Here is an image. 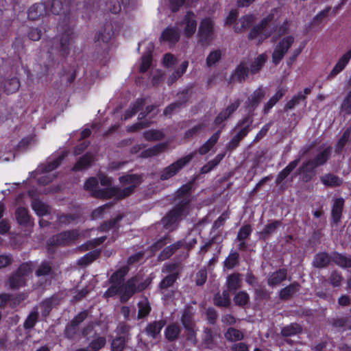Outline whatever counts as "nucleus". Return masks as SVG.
Instances as JSON below:
<instances>
[{
    "mask_svg": "<svg viewBox=\"0 0 351 351\" xmlns=\"http://www.w3.org/2000/svg\"><path fill=\"white\" fill-rule=\"evenodd\" d=\"M106 343V338L104 337H97L91 341L86 348L88 351H99Z\"/></svg>",
    "mask_w": 351,
    "mask_h": 351,
    "instance_id": "50",
    "label": "nucleus"
},
{
    "mask_svg": "<svg viewBox=\"0 0 351 351\" xmlns=\"http://www.w3.org/2000/svg\"><path fill=\"white\" fill-rule=\"evenodd\" d=\"M189 199L185 198L182 203L178 204L163 218V223L169 227L178 222L188 213Z\"/></svg>",
    "mask_w": 351,
    "mask_h": 351,
    "instance_id": "8",
    "label": "nucleus"
},
{
    "mask_svg": "<svg viewBox=\"0 0 351 351\" xmlns=\"http://www.w3.org/2000/svg\"><path fill=\"white\" fill-rule=\"evenodd\" d=\"M221 51L215 49L210 52L206 60V64L208 67L215 65L221 58Z\"/></svg>",
    "mask_w": 351,
    "mask_h": 351,
    "instance_id": "49",
    "label": "nucleus"
},
{
    "mask_svg": "<svg viewBox=\"0 0 351 351\" xmlns=\"http://www.w3.org/2000/svg\"><path fill=\"white\" fill-rule=\"evenodd\" d=\"M165 325V321L160 319L149 324L146 327V332L148 335L153 338H156L160 333L161 329Z\"/></svg>",
    "mask_w": 351,
    "mask_h": 351,
    "instance_id": "35",
    "label": "nucleus"
},
{
    "mask_svg": "<svg viewBox=\"0 0 351 351\" xmlns=\"http://www.w3.org/2000/svg\"><path fill=\"white\" fill-rule=\"evenodd\" d=\"M249 73V68L245 63H241L235 69L232 73L230 82H243L245 81Z\"/></svg>",
    "mask_w": 351,
    "mask_h": 351,
    "instance_id": "19",
    "label": "nucleus"
},
{
    "mask_svg": "<svg viewBox=\"0 0 351 351\" xmlns=\"http://www.w3.org/2000/svg\"><path fill=\"white\" fill-rule=\"evenodd\" d=\"M253 123V118L247 115L241 119L234 127V130L239 129L237 134L232 137L231 141L228 143L227 147L230 150L235 149L239 145L240 142L245 138L252 130V124Z\"/></svg>",
    "mask_w": 351,
    "mask_h": 351,
    "instance_id": "3",
    "label": "nucleus"
},
{
    "mask_svg": "<svg viewBox=\"0 0 351 351\" xmlns=\"http://www.w3.org/2000/svg\"><path fill=\"white\" fill-rule=\"evenodd\" d=\"M52 271V268L51 265L47 262L44 261L40 263V265L38 267L36 271V275L38 277L40 276H46L51 274Z\"/></svg>",
    "mask_w": 351,
    "mask_h": 351,
    "instance_id": "63",
    "label": "nucleus"
},
{
    "mask_svg": "<svg viewBox=\"0 0 351 351\" xmlns=\"http://www.w3.org/2000/svg\"><path fill=\"white\" fill-rule=\"evenodd\" d=\"M162 273L167 275H176L179 278V264L176 263L165 264L162 268Z\"/></svg>",
    "mask_w": 351,
    "mask_h": 351,
    "instance_id": "59",
    "label": "nucleus"
},
{
    "mask_svg": "<svg viewBox=\"0 0 351 351\" xmlns=\"http://www.w3.org/2000/svg\"><path fill=\"white\" fill-rule=\"evenodd\" d=\"M233 300L236 305L244 306L249 302L250 296L245 291H241L234 295Z\"/></svg>",
    "mask_w": 351,
    "mask_h": 351,
    "instance_id": "61",
    "label": "nucleus"
},
{
    "mask_svg": "<svg viewBox=\"0 0 351 351\" xmlns=\"http://www.w3.org/2000/svg\"><path fill=\"white\" fill-rule=\"evenodd\" d=\"M317 168L311 159L304 162L298 168V173L302 175V181L308 182L315 175V169Z\"/></svg>",
    "mask_w": 351,
    "mask_h": 351,
    "instance_id": "14",
    "label": "nucleus"
},
{
    "mask_svg": "<svg viewBox=\"0 0 351 351\" xmlns=\"http://www.w3.org/2000/svg\"><path fill=\"white\" fill-rule=\"evenodd\" d=\"M32 207L38 216H44L50 213L51 208L49 205L39 199H34L32 203Z\"/></svg>",
    "mask_w": 351,
    "mask_h": 351,
    "instance_id": "39",
    "label": "nucleus"
},
{
    "mask_svg": "<svg viewBox=\"0 0 351 351\" xmlns=\"http://www.w3.org/2000/svg\"><path fill=\"white\" fill-rule=\"evenodd\" d=\"M293 42L294 38L292 36H288L277 44L272 54V61L276 65L279 64Z\"/></svg>",
    "mask_w": 351,
    "mask_h": 351,
    "instance_id": "10",
    "label": "nucleus"
},
{
    "mask_svg": "<svg viewBox=\"0 0 351 351\" xmlns=\"http://www.w3.org/2000/svg\"><path fill=\"white\" fill-rule=\"evenodd\" d=\"M215 23L210 18L202 20L198 29L197 36L199 42L202 45L208 46L215 38L214 34Z\"/></svg>",
    "mask_w": 351,
    "mask_h": 351,
    "instance_id": "6",
    "label": "nucleus"
},
{
    "mask_svg": "<svg viewBox=\"0 0 351 351\" xmlns=\"http://www.w3.org/2000/svg\"><path fill=\"white\" fill-rule=\"evenodd\" d=\"M151 284L149 278H144L141 274H137L122 284L121 300L128 301L135 293L145 290Z\"/></svg>",
    "mask_w": 351,
    "mask_h": 351,
    "instance_id": "2",
    "label": "nucleus"
},
{
    "mask_svg": "<svg viewBox=\"0 0 351 351\" xmlns=\"http://www.w3.org/2000/svg\"><path fill=\"white\" fill-rule=\"evenodd\" d=\"M129 271V267L128 266H123L114 272L109 279L110 282H118L123 284L124 277Z\"/></svg>",
    "mask_w": 351,
    "mask_h": 351,
    "instance_id": "51",
    "label": "nucleus"
},
{
    "mask_svg": "<svg viewBox=\"0 0 351 351\" xmlns=\"http://www.w3.org/2000/svg\"><path fill=\"white\" fill-rule=\"evenodd\" d=\"M32 271V263H24L21 264L17 270L12 274L8 280L6 285L11 289H18L25 285V277Z\"/></svg>",
    "mask_w": 351,
    "mask_h": 351,
    "instance_id": "4",
    "label": "nucleus"
},
{
    "mask_svg": "<svg viewBox=\"0 0 351 351\" xmlns=\"http://www.w3.org/2000/svg\"><path fill=\"white\" fill-rule=\"evenodd\" d=\"M143 136L147 141H154L162 139L165 135L160 130H149L143 133Z\"/></svg>",
    "mask_w": 351,
    "mask_h": 351,
    "instance_id": "58",
    "label": "nucleus"
},
{
    "mask_svg": "<svg viewBox=\"0 0 351 351\" xmlns=\"http://www.w3.org/2000/svg\"><path fill=\"white\" fill-rule=\"evenodd\" d=\"M286 90L279 89L264 105L263 112L267 114L274 105L285 95Z\"/></svg>",
    "mask_w": 351,
    "mask_h": 351,
    "instance_id": "42",
    "label": "nucleus"
},
{
    "mask_svg": "<svg viewBox=\"0 0 351 351\" xmlns=\"http://www.w3.org/2000/svg\"><path fill=\"white\" fill-rule=\"evenodd\" d=\"M213 303L219 307H228L231 304L230 293L228 290H224L221 293L217 292L213 298Z\"/></svg>",
    "mask_w": 351,
    "mask_h": 351,
    "instance_id": "26",
    "label": "nucleus"
},
{
    "mask_svg": "<svg viewBox=\"0 0 351 351\" xmlns=\"http://www.w3.org/2000/svg\"><path fill=\"white\" fill-rule=\"evenodd\" d=\"M160 40L171 44L176 43L180 40V33L176 27H167L162 32Z\"/></svg>",
    "mask_w": 351,
    "mask_h": 351,
    "instance_id": "24",
    "label": "nucleus"
},
{
    "mask_svg": "<svg viewBox=\"0 0 351 351\" xmlns=\"http://www.w3.org/2000/svg\"><path fill=\"white\" fill-rule=\"evenodd\" d=\"M15 215L17 221L21 225H27L29 223V216L26 208L23 207L18 208L16 210Z\"/></svg>",
    "mask_w": 351,
    "mask_h": 351,
    "instance_id": "53",
    "label": "nucleus"
},
{
    "mask_svg": "<svg viewBox=\"0 0 351 351\" xmlns=\"http://www.w3.org/2000/svg\"><path fill=\"white\" fill-rule=\"evenodd\" d=\"M111 284L110 287L107 289L104 293L106 298L112 297L117 293L121 295V291L122 289V284L118 282H110Z\"/></svg>",
    "mask_w": 351,
    "mask_h": 351,
    "instance_id": "62",
    "label": "nucleus"
},
{
    "mask_svg": "<svg viewBox=\"0 0 351 351\" xmlns=\"http://www.w3.org/2000/svg\"><path fill=\"white\" fill-rule=\"evenodd\" d=\"M224 335L228 341L232 342L242 340L244 337L243 332L235 328L232 327L229 328L227 330Z\"/></svg>",
    "mask_w": 351,
    "mask_h": 351,
    "instance_id": "45",
    "label": "nucleus"
},
{
    "mask_svg": "<svg viewBox=\"0 0 351 351\" xmlns=\"http://www.w3.org/2000/svg\"><path fill=\"white\" fill-rule=\"evenodd\" d=\"M49 14L48 9L45 3H36L30 7L28 11V18L30 20H37L40 16Z\"/></svg>",
    "mask_w": 351,
    "mask_h": 351,
    "instance_id": "22",
    "label": "nucleus"
},
{
    "mask_svg": "<svg viewBox=\"0 0 351 351\" xmlns=\"http://www.w3.org/2000/svg\"><path fill=\"white\" fill-rule=\"evenodd\" d=\"M193 158V154H190L184 157L179 158L168 167L164 168L160 173L161 180H167L176 176L184 166H186Z\"/></svg>",
    "mask_w": 351,
    "mask_h": 351,
    "instance_id": "9",
    "label": "nucleus"
},
{
    "mask_svg": "<svg viewBox=\"0 0 351 351\" xmlns=\"http://www.w3.org/2000/svg\"><path fill=\"white\" fill-rule=\"evenodd\" d=\"M240 104L241 101L239 99H237L229 106H228L226 108L221 111L216 117L214 121V124L216 125L222 124L237 110Z\"/></svg>",
    "mask_w": 351,
    "mask_h": 351,
    "instance_id": "17",
    "label": "nucleus"
},
{
    "mask_svg": "<svg viewBox=\"0 0 351 351\" xmlns=\"http://www.w3.org/2000/svg\"><path fill=\"white\" fill-rule=\"evenodd\" d=\"M311 93V88H304L303 92H299L289 100L285 106V110L288 111L293 109L300 102L306 100V96Z\"/></svg>",
    "mask_w": 351,
    "mask_h": 351,
    "instance_id": "20",
    "label": "nucleus"
},
{
    "mask_svg": "<svg viewBox=\"0 0 351 351\" xmlns=\"http://www.w3.org/2000/svg\"><path fill=\"white\" fill-rule=\"evenodd\" d=\"M330 263V258L327 253L320 252L317 254L313 259V265L317 268L326 267Z\"/></svg>",
    "mask_w": 351,
    "mask_h": 351,
    "instance_id": "44",
    "label": "nucleus"
},
{
    "mask_svg": "<svg viewBox=\"0 0 351 351\" xmlns=\"http://www.w3.org/2000/svg\"><path fill=\"white\" fill-rule=\"evenodd\" d=\"M254 21V17L253 15L249 14L242 16L235 24L234 32L239 33L247 29Z\"/></svg>",
    "mask_w": 351,
    "mask_h": 351,
    "instance_id": "32",
    "label": "nucleus"
},
{
    "mask_svg": "<svg viewBox=\"0 0 351 351\" xmlns=\"http://www.w3.org/2000/svg\"><path fill=\"white\" fill-rule=\"evenodd\" d=\"M302 332V327L298 323H291L281 328L280 335L287 338L300 334Z\"/></svg>",
    "mask_w": 351,
    "mask_h": 351,
    "instance_id": "28",
    "label": "nucleus"
},
{
    "mask_svg": "<svg viewBox=\"0 0 351 351\" xmlns=\"http://www.w3.org/2000/svg\"><path fill=\"white\" fill-rule=\"evenodd\" d=\"M184 246V241H179L165 247L160 254L161 260H166L171 256L178 249Z\"/></svg>",
    "mask_w": 351,
    "mask_h": 351,
    "instance_id": "36",
    "label": "nucleus"
},
{
    "mask_svg": "<svg viewBox=\"0 0 351 351\" xmlns=\"http://www.w3.org/2000/svg\"><path fill=\"white\" fill-rule=\"evenodd\" d=\"M178 278L176 275H166L158 284V289L159 292L163 295H166L168 289L173 287Z\"/></svg>",
    "mask_w": 351,
    "mask_h": 351,
    "instance_id": "29",
    "label": "nucleus"
},
{
    "mask_svg": "<svg viewBox=\"0 0 351 351\" xmlns=\"http://www.w3.org/2000/svg\"><path fill=\"white\" fill-rule=\"evenodd\" d=\"M138 318L141 319L147 316L151 311V306L147 299L144 298L138 303Z\"/></svg>",
    "mask_w": 351,
    "mask_h": 351,
    "instance_id": "47",
    "label": "nucleus"
},
{
    "mask_svg": "<svg viewBox=\"0 0 351 351\" xmlns=\"http://www.w3.org/2000/svg\"><path fill=\"white\" fill-rule=\"evenodd\" d=\"M80 236L77 230L64 231L51 237L47 244L49 246H67L75 243Z\"/></svg>",
    "mask_w": 351,
    "mask_h": 351,
    "instance_id": "5",
    "label": "nucleus"
},
{
    "mask_svg": "<svg viewBox=\"0 0 351 351\" xmlns=\"http://www.w3.org/2000/svg\"><path fill=\"white\" fill-rule=\"evenodd\" d=\"M300 289V285L299 283L294 282L290 284L289 286L282 289L280 291L279 297L281 300H287L298 291H299Z\"/></svg>",
    "mask_w": 351,
    "mask_h": 351,
    "instance_id": "31",
    "label": "nucleus"
},
{
    "mask_svg": "<svg viewBox=\"0 0 351 351\" xmlns=\"http://www.w3.org/2000/svg\"><path fill=\"white\" fill-rule=\"evenodd\" d=\"M191 184H186L181 186L176 192V196L180 199L178 203H182L185 198L189 199L190 202V194L191 191Z\"/></svg>",
    "mask_w": 351,
    "mask_h": 351,
    "instance_id": "56",
    "label": "nucleus"
},
{
    "mask_svg": "<svg viewBox=\"0 0 351 351\" xmlns=\"http://www.w3.org/2000/svg\"><path fill=\"white\" fill-rule=\"evenodd\" d=\"M88 311H82L76 315L69 323L64 330L65 337L68 339H73L78 332V327L88 317Z\"/></svg>",
    "mask_w": 351,
    "mask_h": 351,
    "instance_id": "12",
    "label": "nucleus"
},
{
    "mask_svg": "<svg viewBox=\"0 0 351 351\" xmlns=\"http://www.w3.org/2000/svg\"><path fill=\"white\" fill-rule=\"evenodd\" d=\"M145 104V99H138L134 103L132 104L129 108L125 111L124 119L127 120L133 117L139 110L142 109Z\"/></svg>",
    "mask_w": 351,
    "mask_h": 351,
    "instance_id": "38",
    "label": "nucleus"
},
{
    "mask_svg": "<svg viewBox=\"0 0 351 351\" xmlns=\"http://www.w3.org/2000/svg\"><path fill=\"white\" fill-rule=\"evenodd\" d=\"M240 104L241 101L239 99H237L229 106H228L226 108L221 111L216 117L214 121V124L216 125L222 124L237 110Z\"/></svg>",
    "mask_w": 351,
    "mask_h": 351,
    "instance_id": "16",
    "label": "nucleus"
},
{
    "mask_svg": "<svg viewBox=\"0 0 351 351\" xmlns=\"http://www.w3.org/2000/svg\"><path fill=\"white\" fill-rule=\"evenodd\" d=\"M180 333V328L176 324L169 325L165 329V336L169 341H174Z\"/></svg>",
    "mask_w": 351,
    "mask_h": 351,
    "instance_id": "46",
    "label": "nucleus"
},
{
    "mask_svg": "<svg viewBox=\"0 0 351 351\" xmlns=\"http://www.w3.org/2000/svg\"><path fill=\"white\" fill-rule=\"evenodd\" d=\"M322 183L328 187L339 186L343 183V180L339 176L332 173H326L320 177Z\"/></svg>",
    "mask_w": 351,
    "mask_h": 351,
    "instance_id": "30",
    "label": "nucleus"
},
{
    "mask_svg": "<svg viewBox=\"0 0 351 351\" xmlns=\"http://www.w3.org/2000/svg\"><path fill=\"white\" fill-rule=\"evenodd\" d=\"M340 110L344 114H351V90L348 91L344 97L340 107Z\"/></svg>",
    "mask_w": 351,
    "mask_h": 351,
    "instance_id": "64",
    "label": "nucleus"
},
{
    "mask_svg": "<svg viewBox=\"0 0 351 351\" xmlns=\"http://www.w3.org/2000/svg\"><path fill=\"white\" fill-rule=\"evenodd\" d=\"M20 87L19 80L16 77H12L5 81L4 84L5 91L7 94H12L16 92Z\"/></svg>",
    "mask_w": 351,
    "mask_h": 351,
    "instance_id": "52",
    "label": "nucleus"
},
{
    "mask_svg": "<svg viewBox=\"0 0 351 351\" xmlns=\"http://www.w3.org/2000/svg\"><path fill=\"white\" fill-rule=\"evenodd\" d=\"M331 260L341 267H351V256H346L335 252L331 256Z\"/></svg>",
    "mask_w": 351,
    "mask_h": 351,
    "instance_id": "33",
    "label": "nucleus"
},
{
    "mask_svg": "<svg viewBox=\"0 0 351 351\" xmlns=\"http://www.w3.org/2000/svg\"><path fill=\"white\" fill-rule=\"evenodd\" d=\"M343 204L344 200L342 198H338L334 202L332 208V217L335 223H337L341 219Z\"/></svg>",
    "mask_w": 351,
    "mask_h": 351,
    "instance_id": "41",
    "label": "nucleus"
},
{
    "mask_svg": "<svg viewBox=\"0 0 351 351\" xmlns=\"http://www.w3.org/2000/svg\"><path fill=\"white\" fill-rule=\"evenodd\" d=\"M282 223L280 221H269L267 226L264 228V229L260 232L261 236L263 239H267L270 235L275 233L277 229L281 226Z\"/></svg>",
    "mask_w": 351,
    "mask_h": 351,
    "instance_id": "43",
    "label": "nucleus"
},
{
    "mask_svg": "<svg viewBox=\"0 0 351 351\" xmlns=\"http://www.w3.org/2000/svg\"><path fill=\"white\" fill-rule=\"evenodd\" d=\"M167 147V144L165 143H158L154 145L152 147L147 149L143 151L141 154V156L142 158H149L152 156H157L162 152H163Z\"/></svg>",
    "mask_w": 351,
    "mask_h": 351,
    "instance_id": "37",
    "label": "nucleus"
},
{
    "mask_svg": "<svg viewBox=\"0 0 351 351\" xmlns=\"http://www.w3.org/2000/svg\"><path fill=\"white\" fill-rule=\"evenodd\" d=\"M93 161V156L86 153L82 156L73 167V171H82L87 169Z\"/></svg>",
    "mask_w": 351,
    "mask_h": 351,
    "instance_id": "34",
    "label": "nucleus"
},
{
    "mask_svg": "<svg viewBox=\"0 0 351 351\" xmlns=\"http://www.w3.org/2000/svg\"><path fill=\"white\" fill-rule=\"evenodd\" d=\"M287 276V271L285 269H280L272 273L268 280L267 283L271 287L279 285L282 282L286 280Z\"/></svg>",
    "mask_w": 351,
    "mask_h": 351,
    "instance_id": "27",
    "label": "nucleus"
},
{
    "mask_svg": "<svg viewBox=\"0 0 351 351\" xmlns=\"http://www.w3.org/2000/svg\"><path fill=\"white\" fill-rule=\"evenodd\" d=\"M223 126H222L221 128H220L217 132H216L215 134H213L209 139L206 141L199 148V153L201 155H204L207 154L213 147L214 145L217 143L220 134L222 132Z\"/></svg>",
    "mask_w": 351,
    "mask_h": 351,
    "instance_id": "23",
    "label": "nucleus"
},
{
    "mask_svg": "<svg viewBox=\"0 0 351 351\" xmlns=\"http://www.w3.org/2000/svg\"><path fill=\"white\" fill-rule=\"evenodd\" d=\"M69 19H64V26L60 24L58 25L59 31L61 32L59 38L60 52L62 56H66L69 52V45L73 38V30L70 25L68 24Z\"/></svg>",
    "mask_w": 351,
    "mask_h": 351,
    "instance_id": "7",
    "label": "nucleus"
},
{
    "mask_svg": "<svg viewBox=\"0 0 351 351\" xmlns=\"http://www.w3.org/2000/svg\"><path fill=\"white\" fill-rule=\"evenodd\" d=\"M267 57L264 54L259 55L252 62L251 64L250 68V72L252 74H255L258 73L263 66L264 65L265 62H266Z\"/></svg>",
    "mask_w": 351,
    "mask_h": 351,
    "instance_id": "57",
    "label": "nucleus"
},
{
    "mask_svg": "<svg viewBox=\"0 0 351 351\" xmlns=\"http://www.w3.org/2000/svg\"><path fill=\"white\" fill-rule=\"evenodd\" d=\"M100 255V251L94 250L87 253L86 255L80 258L78 261V263L82 265H87L95 260H96Z\"/></svg>",
    "mask_w": 351,
    "mask_h": 351,
    "instance_id": "55",
    "label": "nucleus"
},
{
    "mask_svg": "<svg viewBox=\"0 0 351 351\" xmlns=\"http://www.w3.org/2000/svg\"><path fill=\"white\" fill-rule=\"evenodd\" d=\"M265 91L262 87L258 88L248 97L245 102L246 108L250 110H254L265 97Z\"/></svg>",
    "mask_w": 351,
    "mask_h": 351,
    "instance_id": "18",
    "label": "nucleus"
},
{
    "mask_svg": "<svg viewBox=\"0 0 351 351\" xmlns=\"http://www.w3.org/2000/svg\"><path fill=\"white\" fill-rule=\"evenodd\" d=\"M351 58V50L347 51L343 56L339 60L337 64L333 67L332 70L330 71L329 75H328V79H331L335 77L338 73H339L346 66L349 62Z\"/></svg>",
    "mask_w": 351,
    "mask_h": 351,
    "instance_id": "21",
    "label": "nucleus"
},
{
    "mask_svg": "<svg viewBox=\"0 0 351 351\" xmlns=\"http://www.w3.org/2000/svg\"><path fill=\"white\" fill-rule=\"evenodd\" d=\"M332 148L326 147L317 153L313 159H311L313 164L317 167L325 165L331 156Z\"/></svg>",
    "mask_w": 351,
    "mask_h": 351,
    "instance_id": "25",
    "label": "nucleus"
},
{
    "mask_svg": "<svg viewBox=\"0 0 351 351\" xmlns=\"http://www.w3.org/2000/svg\"><path fill=\"white\" fill-rule=\"evenodd\" d=\"M240 104L241 101L239 99H237L229 106H228L226 108L221 111L216 117L214 121V124L216 125L222 124L237 110Z\"/></svg>",
    "mask_w": 351,
    "mask_h": 351,
    "instance_id": "15",
    "label": "nucleus"
},
{
    "mask_svg": "<svg viewBox=\"0 0 351 351\" xmlns=\"http://www.w3.org/2000/svg\"><path fill=\"white\" fill-rule=\"evenodd\" d=\"M226 285L228 291H235L241 286V274L234 273L229 275L227 278Z\"/></svg>",
    "mask_w": 351,
    "mask_h": 351,
    "instance_id": "40",
    "label": "nucleus"
},
{
    "mask_svg": "<svg viewBox=\"0 0 351 351\" xmlns=\"http://www.w3.org/2000/svg\"><path fill=\"white\" fill-rule=\"evenodd\" d=\"M269 21V19L265 18L258 25L254 26L250 31L248 38L250 40L258 38L259 41L261 42L270 36L272 34V29L267 27Z\"/></svg>",
    "mask_w": 351,
    "mask_h": 351,
    "instance_id": "11",
    "label": "nucleus"
},
{
    "mask_svg": "<svg viewBox=\"0 0 351 351\" xmlns=\"http://www.w3.org/2000/svg\"><path fill=\"white\" fill-rule=\"evenodd\" d=\"M186 99H182L181 101H177L169 104L167 106L164 110L165 115H169L174 112L179 111L182 107L185 106Z\"/></svg>",
    "mask_w": 351,
    "mask_h": 351,
    "instance_id": "60",
    "label": "nucleus"
},
{
    "mask_svg": "<svg viewBox=\"0 0 351 351\" xmlns=\"http://www.w3.org/2000/svg\"><path fill=\"white\" fill-rule=\"evenodd\" d=\"M38 318V312L37 308H34L27 316L24 324L23 327L25 329H32L37 322Z\"/></svg>",
    "mask_w": 351,
    "mask_h": 351,
    "instance_id": "54",
    "label": "nucleus"
},
{
    "mask_svg": "<svg viewBox=\"0 0 351 351\" xmlns=\"http://www.w3.org/2000/svg\"><path fill=\"white\" fill-rule=\"evenodd\" d=\"M182 27L184 35L187 38L192 36L197 29L196 17L192 12H187L184 19L178 23Z\"/></svg>",
    "mask_w": 351,
    "mask_h": 351,
    "instance_id": "13",
    "label": "nucleus"
},
{
    "mask_svg": "<svg viewBox=\"0 0 351 351\" xmlns=\"http://www.w3.org/2000/svg\"><path fill=\"white\" fill-rule=\"evenodd\" d=\"M119 180L121 183L125 185L123 189L115 187L97 189L96 188L98 180L95 178H88L84 184V189L90 190L91 195L97 198L109 199L114 197L122 199L132 194L134 189L142 182L141 177L135 174L121 176Z\"/></svg>",
    "mask_w": 351,
    "mask_h": 351,
    "instance_id": "1",
    "label": "nucleus"
},
{
    "mask_svg": "<svg viewBox=\"0 0 351 351\" xmlns=\"http://www.w3.org/2000/svg\"><path fill=\"white\" fill-rule=\"evenodd\" d=\"M239 254L238 252L231 251L228 256L224 261V267L228 269H232L239 264Z\"/></svg>",
    "mask_w": 351,
    "mask_h": 351,
    "instance_id": "48",
    "label": "nucleus"
}]
</instances>
